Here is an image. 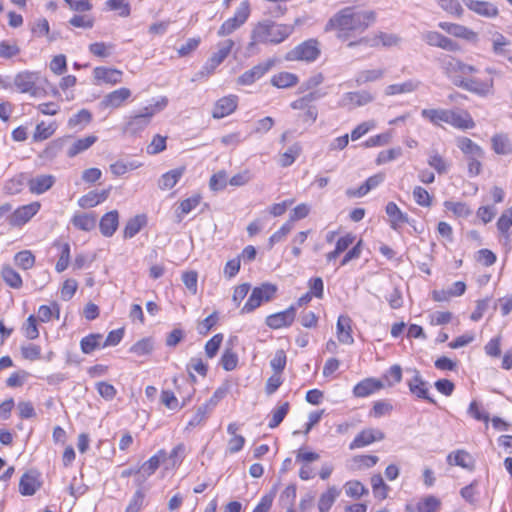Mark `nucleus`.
<instances>
[{"label": "nucleus", "mask_w": 512, "mask_h": 512, "mask_svg": "<svg viewBox=\"0 0 512 512\" xmlns=\"http://www.w3.org/2000/svg\"><path fill=\"white\" fill-rule=\"evenodd\" d=\"M1 274L5 283L11 288L19 289L22 287L23 281L20 274L10 266L3 267Z\"/></svg>", "instance_id": "nucleus-47"}, {"label": "nucleus", "mask_w": 512, "mask_h": 512, "mask_svg": "<svg viewBox=\"0 0 512 512\" xmlns=\"http://www.w3.org/2000/svg\"><path fill=\"white\" fill-rule=\"evenodd\" d=\"M352 320L347 315H340L337 320V337L339 342L352 345L354 338L352 337Z\"/></svg>", "instance_id": "nucleus-25"}, {"label": "nucleus", "mask_w": 512, "mask_h": 512, "mask_svg": "<svg viewBox=\"0 0 512 512\" xmlns=\"http://www.w3.org/2000/svg\"><path fill=\"white\" fill-rule=\"evenodd\" d=\"M71 222L77 229L88 232L96 227L97 217L94 212L75 214Z\"/></svg>", "instance_id": "nucleus-33"}, {"label": "nucleus", "mask_w": 512, "mask_h": 512, "mask_svg": "<svg viewBox=\"0 0 512 512\" xmlns=\"http://www.w3.org/2000/svg\"><path fill=\"white\" fill-rule=\"evenodd\" d=\"M105 10L118 11L120 17H128L131 14V5L129 0H107Z\"/></svg>", "instance_id": "nucleus-45"}, {"label": "nucleus", "mask_w": 512, "mask_h": 512, "mask_svg": "<svg viewBox=\"0 0 512 512\" xmlns=\"http://www.w3.org/2000/svg\"><path fill=\"white\" fill-rule=\"evenodd\" d=\"M340 495V490L335 487H329L324 493H322L318 500V509L320 512H328Z\"/></svg>", "instance_id": "nucleus-37"}, {"label": "nucleus", "mask_w": 512, "mask_h": 512, "mask_svg": "<svg viewBox=\"0 0 512 512\" xmlns=\"http://www.w3.org/2000/svg\"><path fill=\"white\" fill-rule=\"evenodd\" d=\"M412 377L407 380L409 392L417 399H422L431 404H436L435 399L429 393V383L423 379L417 369H410Z\"/></svg>", "instance_id": "nucleus-11"}, {"label": "nucleus", "mask_w": 512, "mask_h": 512, "mask_svg": "<svg viewBox=\"0 0 512 512\" xmlns=\"http://www.w3.org/2000/svg\"><path fill=\"white\" fill-rule=\"evenodd\" d=\"M210 412L207 405L202 404L199 406L195 414L189 420L186 429H192L204 423Z\"/></svg>", "instance_id": "nucleus-59"}, {"label": "nucleus", "mask_w": 512, "mask_h": 512, "mask_svg": "<svg viewBox=\"0 0 512 512\" xmlns=\"http://www.w3.org/2000/svg\"><path fill=\"white\" fill-rule=\"evenodd\" d=\"M320 53L318 41L316 39H308L288 51L285 55V60L314 62L318 59Z\"/></svg>", "instance_id": "nucleus-7"}, {"label": "nucleus", "mask_w": 512, "mask_h": 512, "mask_svg": "<svg viewBox=\"0 0 512 512\" xmlns=\"http://www.w3.org/2000/svg\"><path fill=\"white\" fill-rule=\"evenodd\" d=\"M168 105V98L162 96L155 100L153 104L145 106L138 114L130 117L125 126V132L137 135L141 133L150 124L152 117L162 111Z\"/></svg>", "instance_id": "nucleus-4"}, {"label": "nucleus", "mask_w": 512, "mask_h": 512, "mask_svg": "<svg viewBox=\"0 0 512 512\" xmlns=\"http://www.w3.org/2000/svg\"><path fill=\"white\" fill-rule=\"evenodd\" d=\"M458 147L467 158L484 156L482 148L467 137H462L458 140Z\"/></svg>", "instance_id": "nucleus-43"}, {"label": "nucleus", "mask_w": 512, "mask_h": 512, "mask_svg": "<svg viewBox=\"0 0 512 512\" xmlns=\"http://www.w3.org/2000/svg\"><path fill=\"white\" fill-rule=\"evenodd\" d=\"M233 47L234 41L232 39L220 42L218 44V51L213 53L205 62L201 70L197 73V76L204 78L212 75L216 68L228 57Z\"/></svg>", "instance_id": "nucleus-9"}, {"label": "nucleus", "mask_w": 512, "mask_h": 512, "mask_svg": "<svg viewBox=\"0 0 512 512\" xmlns=\"http://www.w3.org/2000/svg\"><path fill=\"white\" fill-rule=\"evenodd\" d=\"M420 82L416 80H408L399 84L388 85L385 89V94L388 96L410 93L418 89Z\"/></svg>", "instance_id": "nucleus-39"}, {"label": "nucleus", "mask_w": 512, "mask_h": 512, "mask_svg": "<svg viewBox=\"0 0 512 512\" xmlns=\"http://www.w3.org/2000/svg\"><path fill=\"white\" fill-rule=\"evenodd\" d=\"M413 198L415 202L422 207H430L432 204V196L421 186H416L413 189Z\"/></svg>", "instance_id": "nucleus-62"}, {"label": "nucleus", "mask_w": 512, "mask_h": 512, "mask_svg": "<svg viewBox=\"0 0 512 512\" xmlns=\"http://www.w3.org/2000/svg\"><path fill=\"white\" fill-rule=\"evenodd\" d=\"M277 293V286L271 283H262L252 289V292L242 307L240 313H251L257 309L263 302L271 301Z\"/></svg>", "instance_id": "nucleus-6"}, {"label": "nucleus", "mask_w": 512, "mask_h": 512, "mask_svg": "<svg viewBox=\"0 0 512 512\" xmlns=\"http://www.w3.org/2000/svg\"><path fill=\"white\" fill-rule=\"evenodd\" d=\"M103 336L100 333H90L80 340V348L84 354H91L102 348Z\"/></svg>", "instance_id": "nucleus-35"}, {"label": "nucleus", "mask_w": 512, "mask_h": 512, "mask_svg": "<svg viewBox=\"0 0 512 512\" xmlns=\"http://www.w3.org/2000/svg\"><path fill=\"white\" fill-rule=\"evenodd\" d=\"M295 317L296 306L290 305L284 311L268 315L265 319V323L269 328L278 330L281 328L290 327L293 324Z\"/></svg>", "instance_id": "nucleus-15"}, {"label": "nucleus", "mask_w": 512, "mask_h": 512, "mask_svg": "<svg viewBox=\"0 0 512 512\" xmlns=\"http://www.w3.org/2000/svg\"><path fill=\"white\" fill-rule=\"evenodd\" d=\"M41 484L37 477L30 472L24 473L19 482V492L23 496H32L40 488Z\"/></svg>", "instance_id": "nucleus-31"}, {"label": "nucleus", "mask_w": 512, "mask_h": 512, "mask_svg": "<svg viewBox=\"0 0 512 512\" xmlns=\"http://www.w3.org/2000/svg\"><path fill=\"white\" fill-rule=\"evenodd\" d=\"M53 175H38L28 177L27 186L32 194L40 195L48 191L55 183Z\"/></svg>", "instance_id": "nucleus-21"}, {"label": "nucleus", "mask_w": 512, "mask_h": 512, "mask_svg": "<svg viewBox=\"0 0 512 512\" xmlns=\"http://www.w3.org/2000/svg\"><path fill=\"white\" fill-rule=\"evenodd\" d=\"M223 342V334L218 333L215 334L211 339H209L205 344V353L206 356L210 359L214 358Z\"/></svg>", "instance_id": "nucleus-60"}, {"label": "nucleus", "mask_w": 512, "mask_h": 512, "mask_svg": "<svg viewBox=\"0 0 512 512\" xmlns=\"http://www.w3.org/2000/svg\"><path fill=\"white\" fill-rule=\"evenodd\" d=\"M422 39L429 46L438 47L450 52H456L460 49V46L457 42L437 31L423 32Z\"/></svg>", "instance_id": "nucleus-16"}, {"label": "nucleus", "mask_w": 512, "mask_h": 512, "mask_svg": "<svg viewBox=\"0 0 512 512\" xmlns=\"http://www.w3.org/2000/svg\"><path fill=\"white\" fill-rule=\"evenodd\" d=\"M119 226V213L111 210L105 213L99 221V229L104 237H112Z\"/></svg>", "instance_id": "nucleus-22"}, {"label": "nucleus", "mask_w": 512, "mask_h": 512, "mask_svg": "<svg viewBox=\"0 0 512 512\" xmlns=\"http://www.w3.org/2000/svg\"><path fill=\"white\" fill-rule=\"evenodd\" d=\"M40 79V72L37 71H21L17 73L13 79V85L20 93H27L32 97L40 95L41 89L37 86Z\"/></svg>", "instance_id": "nucleus-10"}, {"label": "nucleus", "mask_w": 512, "mask_h": 512, "mask_svg": "<svg viewBox=\"0 0 512 512\" xmlns=\"http://www.w3.org/2000/svg\"><path fill=\"white\" fill-rule=\"evenodd\" d=\"M110 190L111 187H109L108 189H104L100 192L95 190L90 191L78 199V205L84 209L93 208L98 204L104 202L109 197Z\"/></svg>", "instance_id": "nucleus-28"}, {"label": "nucleus", "mask_w": 512, "mask_h": 512, "mask_svg": "<svg viewBox=\"0 0 512 512\" xmlns=\"http://www.w3.org/2000/svg\"><path fill=\"white\" fill-rule=\"evenodd\" d=\"M440 7L451 15L461 17L464 10L458 0H437Z\"/></svg>", "instance_id": "nucleus-63"}, {"label": "nucleus", "mask_w": 512, "mask_h": 512, "mask_svg": "<svg viewBox=\"0 0 512 512\" xmlns=\"http://www.w3.org/2000/svg\"><path fill=\"white\" fill-rule=\"evenodd\" d=\"M512 225V208H508L502 214V216L497 221V229L499 233L505 238L506 241L509 240V229Z\"/></svg>", "instance_id": "nucleus-54"}, {"label": "nucleus", "mask_w": 512, "mask_h": 512, "mask_svg": "<svg viewBox=\"0 0 512 512\" xmlns=\"http://www.w3.org/2000/svg\"><path fill=\"white\" fill-rule=\"evenodd\" d=\"M385 438V434L379 429H364L356 435L353 441L349 444V449L354 450L368 446L376 441H381Z\"/></svg>", "instance_id": "nucleus-17"}, {"label": "nucleus", "mask_w": 512, "mask_h": 512, "mask_svg": "<svg viewBox=\"0 0 512 512\" xmlns=\"http://www.w3.org/2000/svg\"><path fill=\"white\" fill-rule=\"evenodd\" d=\"M275 65L274 59H267L255 66L251 69L245 71L237 78V83L242 86H249L255 83L257 80L261 79L265 74H267Z\"/></svg>", "instance_id": "nucleus-14"}, {"label": "nucleus", "mask_w": 512, "mask_h": 512, "mask_svg": "<svg viewBox=\"0 0 512 512\" xmlns=\"http://www.w3.org/2000/svg\"><path fill=\"white\" fill-rule=\"evenodd\" d=\"M385 75V69H367L361 70L355 75V83L357 86L364 85L369 82H375L382 79Z\"/></svg>", "instance_id": "nucleus-36"}, {"label": "nucleus", "mask_w": 512, "mask_h": 512, "mask_svg": "<svg viewBox=\"0 0 512 512\" xmlns=\"http://www.w3.org/2000/svg\"><path fill=\"white\" fill-rule=\"evenodd\" d=\"M294 29L295 26L292 24L277 23L269 19L259 21L251 30V41L247 49L253 52L257 44L278 45L288 39Z\"/></svg>", "instance_id": "nucleus-2"}, {"label": "nucleus", "mask_w": 512, "mask_h": 512, "mask_svg": "<svg viewBox=\"0 0 512 512\" xmlns=\"http://www.w3.org/2000/svg\"><path fill=\"white\" fill-rule=\"evenodd\" d=\"M428 165L432 167L438 174H445L449 165L444 158L435 150L429 153Z\"/></svg>", "instance_id": "nucleus-52"}, {"label": "nucleus", "mask_w": 512, "mask_h": 512, "mask_svg": "<svg viewBox=\"0 0 512 512\" xmlns=\"http://www.w3.org/2000/svg\"><path fill=\"white\" fill-rule=\"evenodd\" d=\"M383 383L375 378H365L358 382L353 388V394L356 397H368L376 391L383 388Z\"/></svg>", "instance_id": "nucleus-23"}, {"label": "nucleus", "mask_w": 512, "mask_h": 512, "mask_svg": "<svg viewBox=\"0 0 512 512\" xmlns=\"http://www.w3.org/2000/svg\"><path fill=\"white\" fill-rule=\"evenodd\" d=\"M400 40V37L395 34L378 32L373 37H361L358 40L349 41L347 47L354 48L358 45H365L374 48L380 44L384 47H392L398 45Z\"/></svg>", "instance_id": "nucleus-12"}, {"label": "nucleus", "mask_w": 512, "mask_h": 512, "mask_svg": "<svg viewBox=\"0 0 512 512\" xmlns=\"http://www.w3.org/2000/svg\"><path fill=\"white\" fill-rule=\"evenodd\" d=\"M27 181L28 175L20 173L8 180L4 185V189L9 195L19 194L23 190L24 186L27 185Z\"/></svg>", "instance_id": "nucleus-41"}, {"label": "nucleus", "mask_w": 512, "mask_h": 512, "mask_svg": "<svg viewBox=\"0 0 512 512\" xmlns=\"http://www.w3.org/2000/svg\"><path fill=\"white\" fill-rule=\"evenodd\" d=\"M464 4L469 10L484 17H494L498 14L497 7L494 4L487 1L464 0Z\"/></svg>", "instance_id": "nucleus-29"}, {"label": "nucleus", "mask_w": 512, "mask_h": 512, "mask_svg": "<svg viewBox=\"0 0 512 512\" xmlns=\"http://www.w3.org/2000/svg\"><path fill=\"white\" fill-rule=\"evenodd\" d=\"M229 392V385L223 384L219 386L213 393V395L210 397V399L204 403V405H207V408L212 411L217 404L224 399Z\"/></svg>", "instance_id": "nucleus-61"}, {"label": "nucleus", "mask_w": 512, "mask_h": 512, "mask_svg": "<svg viewBox=\"0 0 512 512\" xmlns=\"http://www.w3.org/2000/svg\"><path fill=\"white\" fill-rule=\"evenodd\" d=\"M154 349V341L151 337H145L133 344L129 352L137 356L149 355Z\"/></svg>", "instance_id": "nucleus-44"}, {"label": "nucleus", "mask_w": 512, "mask_h": 512, "mask_svg": "<svg viewBox=\"0 0 512 512\" xmlns=\"http://www.w3.org/2000/svg\"><path fill=\"white\" fill-rule=\"evenodd\" d=\"M371 485L376 498L384 500L387 497L388 486L384 483L380 474L372 476Z\"/></svg>", "instance_id": "nucleus-57"}, {"label": "nucleus", "mask_w": 512, "mask_h": 512, "mask_svg": "<svg viewBox=\"0 0 512 512\" xmlns=\"http://www.w3.org/2000/svg\"><path fill=\"white\" fill-rule=\"evenodd\" d=\"M385 211L390 219V227L393 230H397L401 224H411L409 216L403 213L395 202H388Z\"/></svg>", "instance_id": "nucleus-27"}, {"label": "nucleus", "mask_w": 512, "mask_h": 512, "mask_svg": "<svg viewBox=\"0 0 512 512\" xmlns=\"http://www.w3.org/2000/svg\"><path fill=\"white\" fill-rule=\"evenodd\" d=\"M55 316L56 319L60 317V306L57 302H52L50 306L41 305L38 309V319L43 322H49Z\"/></svg>", "instance_id": "nucleus-46"}, {"label": "nucleus", "mask_w": 512, "mask_h": 512, "mask_svg": "<svg viewBox=\"0 0 512 512\" xmlns=\"http://www.w3.org/2000/svg\"><path fill=\"white\" fill-rule=\"evenodd\" d=\"M470 459L468 452L464 450H457L447 456V462L450 465L460 466L462 468H469L470 465L467 460Z\"/></svg>", "instance_id": "nucleus-58"}, {"label": "nucleus", "mask_w": 512, "mask_h": 512, "mask_svg": "<svg viewBox=\"0 0 512 512\" xmlns=\"http://www.w3.org/2000/svg\"><path fill=\"white\" fill-rule=\"evenodd\" d=\"M289 408H290L289 402H285L278 408L274 409L272 411V417L268 423V427L270 429H274L277 426H279L280 423L284 420V418L288 414Z\"/></svg>", "instance_id": "nucleus-55"}, {"label": "nucleus", "mask_w": 512, "mask_h": 512, "mask_svg": "<svg viewBox=\"0 0 512 512\" xmlns=\"http://www.w3.org/2000/svg\"><path fill=\"white\" fill-rule=\"evenodd\" d=\"M41 204L37 201L15 209L8 215L7 220L12 227H22L28 223L40 210Z\"/></svg>", "instance_id": "nucleus-13"}, {"label": "nucleus", "mask_w": 512, "mask_h": 512, "mask_svg": "<svg viewBox=\"0 0 512 512\" xmlns=\"http://www.w3.org/2000/svg\"><path fill=\"white\" fill-rule=\"evenodd\" d=\"M167 459V452L164 449H160L156 454L151 456L147 461H145L141 466V474L144 479L153 475L157 469L159 468L161 462Z\"/></svg>", "instance_id": "nucleus-30"}, {"label": "nucleus", "mask_w": 512, "mask_h": 512, "mask_svg": "<svg viewBox=\"0 0 512 512\" xmlns=\"http://www.w3.org/2000/svg\"><path fill=\"white\" fill-rule=\"evenodd\" d=\"M298 76L290 72H280L271 78V84L277 88H289L298 83Z\"/></svg>", "instance_id": "nucleus-40"}, {"label": "nucleus", "mask_w": 512, "mask_h": 512, "mask_svg": "<svg viewBox=\"0 0 512 512\" xmlns=\"http://www.w3.org/2000/svg\"><path fill=\"white\" fill-rule=\"evenodd\" d=\"M131 96L130 89L126 87H121L117 90H114L108 94H106L100 102V106L102 109H116L121 107L126 100H128Z\"/></svg>", "instance_id": "nucleus-19"}, {"label": "nucleus", "mask_w": 512, "mask_h": 512, "mask_svg": "<svg viewBox=\"0 0 512 512\" xmlns=\"http://www.w3.org/2000/svg\"><path fill=\"white\" fill-rule=\"evenodd\" d=\"M457 87L477 95L484 96L490 92V89L492 88V80L482 81L478 78L464 76V78L457 83Z\"/></svg>", "instance_id": "nucleus-20"}, {"label": "nucleus", "mask_w": 512, "mask_h": 512, "mask_svg": "<svg viewBox=\"0 0 512 512\" xmlns=\"http://www.w3.org/2000/svg\"><path fill=\"white\" fill-rule=\"evenodd\" d=\"M421 116L436 126H439L441 123H447L460 129L474 127V122L467 113L462 115L448 109H423Z\"/></svg>", "instance_id": "nucleus-3"}, {"label": "nucleus", "mask_w": 512, "mask_h": 512, "mask_svg": "<svg viewBox=\"0 0 512 512\" xmlns=\"http://www.w3.org/2000/svg\"><path fill=\"white\" fill-rule=\"evenodd\" d=\"M238 100V96L233 94L220 98L214 105L212 117L222 119L232 114L238 106Z\"/></svg>", "instance_id": "nucleus-18"}, {"label": "nucleus", "mask_w": 512, "mask_h": 512, "mask_svg": "<svg viewBox=\"0 0 512 512\" xmlns=\"http://www.w3.org/2000/svg\"><path fill=\"white\" fill-rule=\"evenodd\" d=\"M183 171V168H177L164 173L159 180V188L162 190L173 188L183 175Z\"/></svg>", "instance_id": "nucleus-42"}, {"label": "nucleus", "mask_w": 512, "mask_h": 512, "mask_svg": "<svg viewBox=\"0 0 512 512\" xmlns=\"http://www.w3.org/2000/svg\"><path fill=\"white\" fill-rule=\"evenodd\" d=\"M251 13L250 2L244 0L240 3L239 7L234 13L233 17L228 18L222 23L217 31L218 36L224 37L232 34L246 23Z\"/></svg>", "instance_id": "nucleus-8"}, {"label": "nucleus", "mask_w": 512, "mask_h": 512, "mask_svg": "<svg viewBox=\"0 0 512 512\" xmlns=\"http://www.w3.org/2000/svg\"><path fill=\"white\" fill-rule=\"evenodd\" d=\"M376 21V13L372 10H360L356 7H345L335 13L326 23L325 31L335 30L336 37L341 41H349L357 33H363Z\"/></svg>", "instance_id": "nucleus-1"}, {"label": "nucleus", "mask_w": 512, "mask_h": 512, "mask_svg": "<svg viewBox=\"0 0 512 512\" xmlns=\"http://www.w3.org/2000/svg\"><path fill=\"white\" fill-rule=\"evenodd\" d=\"M238 361L237 353L231 348H227L221 355L220 365L225 371H233L237 367Z\"/></svg>", "instance_id": "nucleus-50"}, {"label": "nucleus", "mask_w": 512, "mask_h": 512, "mask_svg": "<svg viewBox=\"0 0 512 512\" xmlns=\"http://www.w3.org/2000/svg\"><path fill=\"white\" fill-rule=\"evenodd\" d=\"M91 120V112L87 109H81L78 113L69 118L68 126L70 128H76L78 126H81V128H83L84 126L89 124Z\"/></svg>", "instance_id": "nucleus-53"}, {"label": "nucleus", "mask_w": 512, "mask_h": 512, "mask_svg": "<svg viewBox=\"0 0 512 512\" xmlns=\"http://www.w3.org/2000/svg\"><path fill=\"white\" fill-rule=\"evenodd\" d=\"M187 370L189 371L190 378L195 382L196 377L191 372V370L197 372L199 375L205 377L208 372V366L201 358L193 357L190 359L189 363L187 364Z\"/></svg>", "instance_id": "nucleus-56"}, {"label": "nucleus", "mask_w": 512, "mask_h": 512, "mask_svg": "<svg viewBox=\"0 0 512 512\" xmlns=\"http://www.w3.org/2000/svg\"><path fill=\"white\" fill-rule=\"evenodd\" d=\"M15 265L23 270L31 269L35 264V256L30 250H22L14 256Z\"/></svg>", "instance_id": "nucleus-49"}, {"label": "nucleus", "mask_w": 512, "mask_h": 512, "mask_svg": "<svg viewBox=\"0 0 512 512\" xmlns=\"http://www.w3.org/2000/svg\"><path fill=\"white\" fill-rule=\"evenodd\" d=\"M437 61L443 74L455 85L459 83L464 76H471L477 72V68L462 62L460 59L447 54H441Z\"/></svg>", "instance_id": "nucleus-5"}, {"label": "nucleus", "mask_w": 512, "mask_h": 512, "mask_svg": "<svg viewBox=\"0 0 512 512\" xmlns=\"http://www.w3.org/2000/svg\"><path fill=\"white\" fill-rule=\"evenodd\" d=\"M302 152V147L300 143L296 142L293 145H291L287 151H285L280 158V165L282 167H289L291 166L295 160L299 157V155Z\"/></svg>", "instance_id": "nucleus-48"}, {"label": "nucleus", "mask_w": 512, "mask_h": 512, "mask_svg": "<svg viewBox=\"0 0 512 512\" xmlns=\"http://www.w3.org/2000/svg\"><path fill=\"white\" fill-rule=\"evenodd\" d=\"M97 140L98 138L95 135H89L84 138L77 139L68 149L67 156L69 158L77 156L78 154L89 149L94 143H96Z\"/></svg>", "instance_id": "nucleus-38"}, {"label": "nucleus", "mask_w": 512, "mask_h": 512, "mask_svg": "<svg viewBox=\"0 0 512 512\" xmlns=\"http://www.w3.org/2000/svg\"><path fill=\"white\" fill-rule=\"evenodd\" d=\"M147 224V217L144 214L136 215L130 218L124 228L123 237L131 239L137 235L141 229Z\"/></svg>", "instance_id": "nucleus-34"}, {"label": "nucleus", "mask_w": 512, "mask_h": 512, "mask_svg": "<svg viewBox=\"0 0 512 512\" xmlns=\"http://www.w3.org/2000/svg\"><path fill=\"white\" fill-rule=\"evenodd\" d=\"M440 506L441 501L437 497L429 495L417 503L416 509L417 512H436Z\"/></svg>", "instance_id": "nucleus-51"}, {"label": "nucleus", "mask_w": 512, "mask_h": 512, "mask_svg": "<svg viewBox=\"0 0 512 512\" xmlns=\"http://www.w3.org/2000/svg\"><path fill=\"white\" fill-rule=\"evenodd\" d=\"M144 499L145 493L143 490H136L124 512H140L144 505Z\"/></svg>", "instance_id": "nucleus-64"}, {"label": "nucleus", "mask_w": 512, "mask_h": 512, "mask_svg": "<svg viewBox=\"0 0 512 512\" xmlns=\"http://www.w3.org/2000/svg\"><path fill=\"white\" fill-rule=\"evenodd\" d=\"M94 78L108 84H117L122 81V71L115 68L99 66L93 70Z\"/></svg>", "instance_id": "nucleus-26"}, {"label": "nucleus", "mask_w": 512, "mask_h": 512, "mask_svg": "<svg viewBox=\"0 0 512 512\" xmlns=\"http://www.w3.org/2000/svg\"><path fill=\"white\" fill-rule=\"evenodd\" d=\"M438 26L450 35L458 38L466 39L468 41H474L477 38V34L474 31L460 24L440 22Z\"/></svg>", "instance_id": "nucleus-24"}, {"label": "nucleus", "mask_w": 512, "mask_h": 512, "mask_svg": "<svg viewBox=\"0 0 512 512\" xmlns=\"http://www.w3.org/2000/svg\"><path fill=\"white\" fill-rule=\"evenodd\" d=\"M373 100L374 97L368 91L347 92L343 96V104L353 107L364 106Z\"/></svg>", "instance_id": "nucleus-32"}]
</instances>
